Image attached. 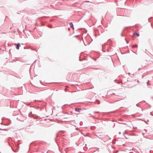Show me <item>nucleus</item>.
I'll list each match as a JSON object with an SVG mask.
<instances>
[{
  "label": "nucleus",
  "mask_w": 153,
  "mask_h": 153,
  "mask_svg": "<svg viewBox=\"0 0 153 153\" xmlns=\"http://www.w3.org/2000/svg\"><path fill=\"white\" fill-rule=\"evenodd\" d=\"M69 25H70V27L74 29V27L72 23V22L70 23Z\"/></svg>",
  "instance_id": "obj_2"
},
{
  "label": "nucleus",
  "mask_w": 153,
  "mask_h": 153,
  "mask_svg": "<svg viewBox=\"0 0 153 153\" xmlns=\"http://www.w3.org/2000/svg\"><path fill=\"white\" fill-rule=\"evenodd\" d=\"M75 111H76L80 112L81 111V109L80 108H75Z\"/></svg>",
  "instance_id": "obj_1"
},
{
  "label": "nucleus",
  "mask_w": 153,
  "mask_h": 153,
  "mask_svg": "<svg viewBox=\"0 0 153 153\" xmlns=\"http://www.w3.org/2000/svg\"><path fill=\"white\" fill-rule=\"evenodd\" d=\"M65 91H66V88L65 89Z\"/></svg>",
  "instance_id": "obj_8"
},
{
  "label": "nucleus",
  "mask_w": 153,
  "mask_h": 153,
  "mask_svg": "<svg viewBox=\"0 0 153 153\" xmlns=\"http://www.w3.org/2000/svg\"><path fill=\"white\" fill-rule=\"evenodd\" d=\"M132 47L133 48H137V45H134Z\"/></svg>",
  "instance_id": "obj_5"
},
{
  "label": "nucleus",
  "mask_w": 153,
  "mask_h": 153,
  "mask_svg": "<svg viewBox=\"0 0 153 153\" xmlns=\"http://www.w3.org/2000/svg\"><path fill=\"white\" fill-rule=\"evenodd\" d=\"M133 35L134 36H137L138 37L139 36V34L137 33H133Z\"/></svg>",
  "instance_id": "obj_3"
},
{
  "label": "nucleus",
  "mask_w": 153,
  "mask_h": 153,
  "mask_svg": "<svg viewBox=\"0 0 153 153\" xmlns=\"http://www.w3.org/2000/svg\"><path fill=\"white\" fill-rule=\"evenodd\" d=\"M85 2H89V1H85Z\"/></svg>",
  "instance_id": "obj_6"
},
{
  "label": "nucleus",
  "mask_w": 153,
  "mask_h": 153,
  "mask_svg": "<svg viewBox=\"0 0 153 153\" xmlns=\"http://www.w3.org/2000/svg\"><path fill=\"white\" fill-rule=\"evenodd\" d=\"M68 30H70V29L69 28L68 29Z\"/></svg>",
  "instance_id": "obj_7"
},
{
  "label": "nucleus",
  "mask_w": 153,
  "mask_h": 153,
  "mask_svg": "<svg viewBox=\"0 0 153 153\" xmlns=\"http://www.w3.org/2000/svg\"><path fill=\"white\" fill-rule=\"evenodd\" d=\"M19 47H20V44L19 43H18L17 45V46L16 47V49H19Z\"/></svg>",
  "instance_id": "obj_4"
}]
</instances>
